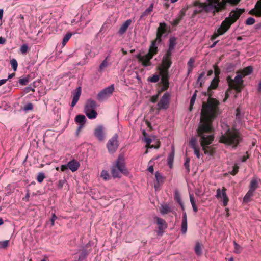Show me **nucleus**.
Here are the masks:
<instances>
[{"mask_svg": "<svg viewBox=\"0 0 261 261\" xmlns=\"http://www.w3.org/2000/svg\"><path fill=\"white\" fill-rule=\"evenodd\" d=\"M219 101L209 98L207 103H203L201 112L200 123L197 129L200 137L201 145L205 154L212 155L213 150L208 146L213 141L214 136L211 134L212 130L211 123L216 117L218 110Z\"/></svg>", "mask_w": 261, "mask_h": 261, "instance_id": "nucleus-1", "label": "nucleus"}, {"mask_svg": "<svg viewBox=\"0 0 261 261\" xmlns=\"http://www.w3.org/2000/svg\"><path fill=\"white\" fill-rule=\"evenodd\" d=\"M207 3H201L196 1L194 3L195 9L193 15L195 16L198 13L202 12H219L225 8L226 2L231 4H237L240 0H223L220 2L219 0H207Z\"/></svg>", "mask_w": 261, "mask_h": 261, "instance_id": "nucleus-2", "label": "nucleus"}, {"mask_svg": "<svg viewBox=\"0 0 261 261\" xmlns=\"http://www.w3.org/2000/svg\"><path fill=\"white\" fill-rule=\"evenodd\" d=\"M244 9H236L230 12L229 17L226 18L222 21L220 27L217 32L212 36V39H216L219 35L224 34L230 28L231 25L234 23L244 12Z\"/></svg>", "mask_w": 261, "mask_h": 261, "instance_id": "nucleus-3", "label": "nucleus"}, {"mask_svg": "<svg viewBox=\"0 0 261 261\" xmlns=\"http://www.w3.org/2000/svg\"><path fill=\"white\" fill-rule=\"evenodd\" d=\"M171 56L172 54L169 56L168 53H166L163 57L162 66L159 68L160 75L161 76V82L163 85V90H166L169 87L168 69L172 64Z\"/></svg>", "mask_w": 261, "mask_h": 261, "instance_id": "nucleus-4", "label": "nucleus"}, {"mask_svg": "<svg viewBox=\"0 0 261 261\" xmlns=\"http://www.w3.org/2000/svg\"><path fill=\"white\" fill-rule=\"evenodd\" d=\"M241 140L240 134L236 129H228L220 138V142L236 147Z\"/></svg>", "mask_w": 261, "mask_h": 261, "instance_id": "nucleus-5", "label": "nucleus"}, {"mask_svg": "<svg viewBox=\"0 0 261 261\" xmlns=\"http://www.w3.org/2000/svg\"><path fill=\"white\" fill-rule=\"evenodd\" d=\"M157 43L159 44L158 40L155 39L152 41L149 51L146 55L142 56L139 54L136 56V58L139 60V62L142 63L143 66L147 67L151 65L150 60L158 53Z\"/></svg>", "mask_w": 261, "mask_h": 261, "instance_id": "nucleus-6", "label": "nucleus"}, {"mask_svg": "<svg viewBox=\"0 0 261 261\" xmlns=\"http://www.w3.org/2000/svg\"><path fill=\"white\" fill-rule=\"evenodd\" d=\"M96 107V102L94 100L89 99L86 101L84 112L89 119H92L96 118L97 115V113L95 111Z\"/></svg>", "mask_w": 261, "mask_h": 261, "instance_id": "nucleus-7", "label": "nucleus"}, {"mask_svg": "<svg viewBox=\"0 0 261 261\" xmlns=\"http://www.w3.org/2000/svg\"><path fill=\"white\" fill-rule=\"evenodd\" d=\"M243 77L241 74H237L234 79H231L230 76H228L227 81L229 87L235 89L238 92H241L243 83Z\"/></svg>", "mask_w": 261, "mask_h": 261, "instance_id": "nucleus-8", "label": "nucleus"}, {"mask_svg": "<svg viewBox=\"0 0 261 261\" xmlns=\"http://www.w3.org/2000/svg\"><path fill=\"white\" fill-rule=\"evenodd\" d=\"M114 91V85H111L108 86L101 91H100L97 94V99L99 100H103L110 97Z\"/></svg>", "mask_w": 261, "mask_h": 261, "instance_id": "nucleus-9", "label": "nucleus"}, {"mask_svg": "<svg viewBox=\"0 0 261 261\" xmlns=\"http://www.w3.org/2000/svg\"><path fill=\"white\" fill-rule=\"evenodd\" d=\"M118 135L115 134L111 139L109 140L107 143V148L109 152L114 153L117 150L118 147Z\"/></svg>", "mask_w": 261, "mask_h": 261, "instance_id": "nucleus-10", "label": "nucleus"}, {"mask_svg": "<svg viewBox=\"0 0 261 261\" xmlns=\"http://www.w3.org/2000/svg\"><path fill=\"white\" fill-rule=\"evenodd\" d=\"M169 98L170 95L167 93H165L158 103V110L167 109L169 107Z\"/></svg>", "mask_w": 261, "mask_h": 261, "instance_id": "nucleus-11", "label": "nucleus"}, {"mask_svg": "<svg viewBox=\"0 0 261 261\" xmlns=\"http://www.w3.org/2000/svg\"><path fill=\"white\" fill-rule=\"evenodd\" d=\"M217 194L216 197L217 199H220L223 201L224 206L227 205L228 202V198L226 194V189L224 187L221 190L220 188L217 190Z\"/></svg>", "mask_w": 261, "mask_h": 261, "instance_id": "nucleus-12", "label": "nucleus"}, {"mask_svg": "<svg viewBox=\"0 0 261 261\" xmlns=\"http://www.w3.org/2000/svg\"><path fill=\"white\" fill-rule=\"evenodd\" d=\"M167 31V24L165 23H160L159 27L157 29L156 38V40H158V43L161 42V37Z\"/></svg>", "mask_w": 261, "mask_h": 261, "instance_id": "nucleus-13", "label": "nucleus"}, {"mask_svg": "<svg viewBox=\"0 0 261 261\" xmlns=\"http://www.w3.org/2000/svg\"><path fill=\"white\" fill-rule=\"evenodd\" d=\"M115 167H117V168L119 170L120 172L121 173H123L125 175L128 174L129 172L127 169L126 168L124 161L123 159L120 157L118 158L116 161V165H115Z\"/></svg>", "mask_w": 261, "mask_h": 261, "instance_id": "nucleus-14", "label": "nucleus"}, {"mask_svg": "<svg viewBox=\"0 0 261 261\" xmlns=\"http://www.w3.org/2000/svg\"><path fill=\"white\" fill-rule=\"evenodd\" d=\"M156 223L158 225L157 233L158 235L162 236L163 233V230L167 228V224L166 221L161 218H157Z\"/></svg>", "mask_w": 261, "mask_h": 261, "instance_id": "nucleus-15", "label": "nucleus"}, {"mask_svg": "<svg viewBox=\"0 0 261 261\" xmlns=\"http://www.w3.org/2000/svg\"><path fill=\"white\" fill-rule=\"evenodd\" d=\"M81 94V87H78L73 93V99L71 102V107H73L77 102Z\"/></svg>", "mask_w": 261, "mask_h": 261, "instance_id": "nucleus-16", "label": "nucleus"}, {"mask_svg": "<svg viewBox=\"0 0 261 261\" xmlns=\"http://www.w3.org/2000/svg\"><path fill=\"white\" fill-rule=\"evenodd\" d=\"M249 13L258 17L261 16V0L257 1L255 5V9H252Z\"/></svg>", "mask_w": 261, "mask_h": 261, "instance_id": "nucleus-17", "label": "nucleus"}, {"mask_svg": "<svg viewBox=\"0 0 261 261\" xmlns=\"http://www.w3.org/2000/svg\"><path fill=\"white\" fill-rule=\"evenodd\" d=\"M95 136L99 141H102L104 138L103 127L102 126H98L94 130Z\"/></svg>", "mask_w": 261, "mask_h": 261, "instance_id": "nucleus-18", "label": "nucleus"}, {"mask_svg": "<svg viewBox=\"0 0 261 261\" xmlns=\"http://www.w3.org/2000/svg\"><path fill=\"white\" fill-rule=\"evenodd\" d=\"M132 23V20L128 19L125 21L120 27L118 31V34L120 35H122L127 30L128 28Z\"/></svg>", "mask_w": 261, "mask_h": 261, "instance_id": "nucleus-19", "label": "nucleus"}, {"mask_svg": "<svg viewBox=\"0 0 261 261\" xmlns=\"http://www.w3.org/2000/svg\"><path fill=\"white\" fill-rule=\"evenodd\" d=\"M185 14L186 11L184 9H181L180 11L179 14H178L177 17L175 19H174L172 22H170L171 24L173 26H176L177 24H178L179 22L182 19L184 16L185 15Z\"/></svg>", "mask_w": 261, "mask_h": 261, "instance_id": "nucleus-20", "label": "nucleus"}, {"mask_svg": "<svg viewBox=\"0 0 261 261\" xmlns=\"http://www.w3.org/2000/svg\"><path fill=\"white\" fill-rule=\"evenodd\" d=\"M181 231L183 234H186L187 231V217L186 213L185 212L183 213Z\"/></svg>", "mask_w": 261, "mask_h": 261, "instance_id": "nucleus-21", "label": "nucleus"}, {"mask_svg": "<svg viewBox=\"0 0 261 261\" xmlns=\"http://www.w3.org/2000/svg\"><path fill=\"white\" fill-rule=\"evenodd\" d=\"M67 165L68 168L70 169L72 172L76 171L80 166L79 162L74 160L69 162L67 164Z\"/></svg>", "mask_w": 261, "mask_h": 261, "instance_id": "nucleus-22", "label": "nucleus"}, {"mask_svg": "<svg viewBox=\"0 0 261 261\" xmlns=\"http://www.w3.org/2000/svg\"><path fill=\"white\" fill-rule=\"evenodd\" d=\"M155 177L156 180V184H154V187L155 188H158L161 184L164 182V177L159 172H156L155 174Z\"/></svg>", "mask_w": 261, "mask_h": 261, "instance_id": "nucleus-23", "label": "nucleus"}, {"mask_svg": "<svg viewBox=\"0 0 261 261\" xmlns=\"http://www.w3.org/2000/svg\"><path fill=\"white\" fill-rule=\"evenodd\" d=\"M176 38L171 37L169 39V48L167 51V53H168V55L172 54V51L174 49V47L176 45Z\"/></svg>", "mask_w": 261, "mask_h": 261, "instance_id": "nucleus-24", "label": "nucleus"}, {"mask_svg": "<svg viewBox=\"0 0 261 261\" xmlns=\"http://www.w3.org/2000/svg\"><path fill=\"white\" fill-rule=\"evenodd\" d=\"M174 198H175V200L177 201V202L180 205L182 210H184L185 207H184V203L182 202L180 193L177 190H175L174 192Z\"/></svg>", "mask_w": 261, "mask_h": 261, "instance_id": "nucleus-25", "label": "nucleus"}, {"mask_svg": "<svg viewBox=\"0 0 261 261\" xmlns=\"http://www.w3.org/2000/svg\"><path fill=\"white\" fill-rule=\"evenodd\" d=\"M258 188V180L256 178H253L250 181V190L254 192L255 190Z\"/></svg>", "mask_w": 261, "mask_h": 261, "instance_id": "nucleus-26", "label": "nucleus"}, {"mask_svg": "<svg viewBox=\"0 0 261 261\" xmlns=\"http://www.w3.org/2000/svg\"><path fill=\"white\" fill-rule=\"evenodd\" d=\"M253 71V68L252 66H248L243 69V70L241 71V74L244 77L245 76L248 75L250 74Z\"/></svg>", "mask_w": 261, "mask_h": 261, "instance_id": "nucleus-27", "label": "nucleus"}, {"mask_svg": "<svg viewBox=\"0 0 261 261\" xmlns=\"http://www.w3.org/2000/svg\"><path fill=\"white\" fill-rule=\"evenodd\" d=\"M81 251V252L79 255L77 261H84L86 259L88 253L87 249L84 247H83Z\"/></svg>", "mask_w": 261, "mask_h": 261, "instance_id": "nucleus-28", "label": "nucleus"}, {"mask_svg": "<svg viewBox=\"0 0 261 261\" xmlns=\"http://www.w3.org/2000/svg\"><path fill=\"white\" fill-rule=\"evenodd\" d=\"M111 173L114 178H120L121 175L119 170L115 167V166H113L111 170Z\"/></svg>", "mask_w": 261, "mask_h": 261, "instance_id": "nucleus-29", "label": "nucleus"}, {"mask_svg": "<svg viewBox=\"0 0 261 261\" xmlns=\"http://www.w3.org/2000/svg\"><path fill=\"white\" fill-rule=\"evenodd\" d=\"M189 197H190V201L191 204L192 206L193 211L195 213H197L198 212V208L196 204V201L195 200L194 197L193 195L191 193L189 194Z\"/></svg>", "mask_w": 261, "mask_h": 261, "instance_id": "nucleus-30", "label": "nucleus"}, {"mask_svg": "<svg viewBox=\"0 0 261 261\" xmlns=\"http://www.w3.org/2000/svg\"><path fill=\"white\" fill-rule=\"evenodd\" d=\"M153 8V4L151 3L149 7L147 8L145 11L140 16V19H142L144 17L147 16L150 14L151 12H152Z\"/></svg>", "mask_w": 261, "mask_h": 261, "instance_id": "nucleus-31", "label": "nucleus"}, {"mask_svg": "<svg viewBox=\"0 0 261 261\" xmlns=\"http://www.w3.org/2000/svg\"><path fill=\"white\" fill-rule=\"evenodd\" d=\"M174 157V151L173 149L172 152L168 155V159H167L168 164L170 168H171L173 166Z\"/></svg>", "mask_w": 261, "mask_h": 261, "instance_id": "nucleus-32", "label": "nucleus"}, {"mask_svg": "<svg viewBox=\"0 0 261 261\" xmlns=\"http://www.w3.org/2000/svg\"><path fill=\"white\" fill-rule=\"evenodd\" d=\"M195 63V59L193 58H191L187 63L188 66V74H190L193 68L194 64Z\"/></svg>", "mask_w": 261, "mask_h": 261, "instance_id": "nucleus-33", "label": "nucleus"}, {"mask_svg": "<svg viewBox=\"0 0 261 261\" xmlns=\"http://www.w3.org/2000/svg\"><path fill=\"white\" fill-rule=\"evenodd\" d=\"M75 120L76 122L83 125L85 123L86 118L84 115H79L76 116Z\"/></svg>", "mask_w": 261, "mask_h": 261, "instance_id": "nucleus-34", "label": "nucleus"}, {"mask_svg": "<svg viewBox=\"0 0 261 261\" xmlns=\"http://www.w3.org/2000/svg\"><path fill=\"white\" fill-rule=\"evenodd\" d=\"M194 250H195V253L197 255L200 256L202 254V245L200 244V243L197 242L196 243V245H195Z\"/></svg>", "mask_w": 261, "mask_h": 261, "instance_id": "nucleus-35", "label": "nucleus"}, {"mask_svg": "<svg viewBox=\"0 0 261 261\" xmlns=\"http://www.w3.org/2000/svg\"><path fill=\"white\" fill-rule=\"evenodd\" d=\"M205 72H202L198 76L197 81V84L199 85L200 87H201L203 83L204 82V76H205Z\"/></svg>", "mask_w": 261, "mask_h": 261, "instance_id": "nucleus-36", "label": "nucleus"}, {"mask_svg": "<svg viewBox=\"0 0 261 261\" xmlns=\"http://www.w3.org/2000/svg\"><path fill=\"white\" fill-rule=\"evenodd\" d=\"M219 80L215 77L212 81L210 86L208 87V90L216 89L218 85Z\"/></svg>", "mask_w": 261, "mask_h": 261, "instance_id": "nucleus-37", "label": "nucleus"}, {"mask_svg": "<svg viewBox=\"0 0 261 261\" xmlns=\"http://www.w3.org/2000/svg\"><path fill=\"white\" fill-rule=\"evenodd\" d=\"M254 192L249 190L243 198V201L248 202L250 201V198L253 195Z\"/></svg>", "mask_w": 261, "mask_h": 261, "instance_id": "nucleus-38", "label": "nucleus"}, {"mask_svg": "<svg viewBox=\"0 0 261 261\" xmlns=\"http://www.w3.org/2000/svg\"><path fill=\"white\" fill-rule=\"evenodd\" d=\"M108 57H107L102 62L101 64L99 67V70L100 71H102L105 68H106L108 66V62L107 61Z\"/></svg>", "mask_w": 261, "mask_h": 261, "instance_id": "nucleus-39", "label": "nucleus"}, {"mask_svg": "<svg viewBox=\"0 0 261 261\" xmlns=\"http://www.w3.org/2000/svg\"><path fill=\"white\" fill-rule=\"evenodd\" d=\"M100 177L104 180H107L110 179V175L108 172L106 170H102L101 172Z\"/></svg>", "mask_w": 261, "mask_h": 261, "instance_id": "nucleus-40", "label": "nucleus"}, {"mask_svg": "<svg viewBox=\"0 0 261 261\" xmlns=\"http://www.w3.org/2000/svg\"><path fill=\"white\" fill-rule=\"evenodd\" d=\"M197 90L194 92V93L193 94L191 100H190V107H189V110L191 111L192 109L193 106L194 105L195 100L196 98L197 94H196Z\"/></svg>", "mask_w": 261, "mask_h": 261, "instance_id": "nucleus-41", "label": "nucleus"}, {"mask_svg": "<svg viewBox=\"0 0 261 261\" xmlns=\"http://www.w3.org/2000/svg\"><path fill=\"white\" fill-rule=\"evenodd\" d=\"M170 212V207L167 205H162L161 208V213L162 214H166Z\"/></svg>", "mask_w": 261, "mask_h": 261, "instance_id": "nucleus-42", "label": "nucleus"}, {"mask_svg": "<svg viewBox=\"0 0 261 261\" xmlns=\"http://www.w3.org/2000/svg\"><path fill=\"white\" fill-rule=\"evenodd\" d=\"M160 75L154 74L151 77H149L148 79V81L150 82L156 83L159 81L160 79Z\"/></svg>", "mask_w": 261, "mask_h": 261, "instance_id": "nucleus-43", "label": "nucleus"}, {"mask_svg": "<svg viewBox=\"0 0 261 261\" xmlns=\"http://www.w3.org/2000/svg\"><path fill=\"white\" fill-rule=\"evenodd\" d=\"M72 35V34L71 33H68L65 35V36L63 38V41H62V44L63 46H65L66 43L68 41V40L71 38Z\"/></svg>", "mask_w": 261, "mask_h": 261, "instance_id": "nucleus-44", "label": "nucleus"}, {"mask_svg": "<svg viewBox=\"0 0 261 261\" xmlns=\"http://www.w3.org/2000/svg\"><path fill=\"white\" fill-rule=\"evenodd\" d=\"M11 65L14 71L17 70L18 63L16 59H13L10 61Z\"/></svg>", "mask_w": 261, "mask_h": 261, "instance_id": "nucleus-45", "label": "nucleus"}, {"mask_svg": "<svg viewBox=\"0 0 261 261\" xmlns=\"http://www.w3.org/2000/svg\"><path fill=\"white\" fill-rule=\"evenodd\" d=\"M190 161V158H187L186 159V161L184 165L185 169H186V172L188 173L190 172V164H189Z\"/></svg>", "mask_w": 261, "mask_h": 261, "instance_id": "nucleus-46", "label": "nucleus"}, {"mask_svg": "<svg viewBox=\"0 0 261 261\" xmlns=\"http://www.w3.org/2000/svg\"><path fill=\"white\" fill-rule=\"evenodd\" d=\"M9 243V240L0 241V249H5L8 246Z\"/></svg>", "mask_w": 261, "mask_h": 261, "instance_id": "nucleus-47", "label": "nucleus"}, {"mask_svg": "<svg viewBox=\"0 0 261 261\" xmlns=\"http://www.w3.org/2000/svg\"><path fill=\"white\" fill-rule=\"evenodd\" d=\"M28 45L27 44H23L20 48V50L22 54H25L28 51Z\"/></svg>", "mask_w": 261, "mask_h": 261, "instance_id": "nucleus-48", "label": "nucleus"}, {"mask_svg": "<svg viewBox=\"0 0 261 261\" xmlns=\"http://www.w3.org/2000/svg\"><path fill=\"white\" fill-rule=\"evenodd\" d=\"M44 178H45L44 173H43L42 172L39 173V174H38L37 177V180L38 182L39 183L42 182L43 181Z\"/></svg>", "mask_w": 261, "mask_h": 261, "instance_id": "nucleus-49", "label": "nucleus"}, {"mask_svg": "<svg viewBox=\"0 0 261 261\" xmlns=\"http://www.w3.org/2000/svg\"><path fill=\"white\" fill-rule=\"evenodd\" d=\"M233 243H234V248H235L234 252L236 253H240L241 251V246L239 244H238L235 241H234Z\"/></svg>", "mask_w": 261, "mask_h": 261, "instance_id": "nucleus-50", "label": "nucleus"}, {"mask_svg": "<svg viewBox=\"0 0 261 261\" xmlns=\"http://www.w3.org/2000/svg\"><path fill=\"white\" fill-rule=\"evenodd\" d=\"M29 79L28 77H25L23 79H20L19 80V83L22 85H25L29 82Z\"/></svg>", "mask_w": 261, "mask_h": 261, "instance_id": "nucleus-51", "label": "nucleus"}, {"mask_svg": "<svg viewBox=\"0 0 261 261\" xmlns=\"http://www.w3.org/2000/svg\"><path fill=\"white\" fill-rule=\"evenodd\" d=\"M190 146L192 148L196 147V139L195 138H192L190 142Z\"/></svg>", "mask_w": 261, "mask_h": 261, "instance_id": "nucleus-52", "label": "nucleus"}, {"mask_svg": "<svg viewBox=\"0 0 261 261\" xmlns=\"http://www.w3.org/2000/svg\"><path fill=\"white\" fill-rule=\"evenodd\" d=\"M33 108V104L31 103H29L24 106L23 110L25 111L32 110Z\"/></svg>", "mask_w": 261, "mask_h": 261, "instance_id": "nucleus-53", "label": "nucleus"}, {"mask_svg": "<svg viewBox=\"0 0 261 261\" xmlns=\"http://www.w3.org/2000/svg\"><path fill=\"white\" fill-rule=\"evenodd\" d=\"M239 167L237 165H234L233 167V170L230 172V174L235 175L238 172Z\"/></svg>", "mask_w": 261, "mask_h": 261, "instance_id": "nucleus-54", "label": "nucleus"}, {"mask_svg": "<svg viewBox=\"0 0 261 261\" xmlns=\"http://www.w3.org/2000/svg\"><path fill=\"white\" fill-rule=\"evenodd\" d=\"M255 19L252 17L248 18L246 21V24L247 25H252L255 23Z\"/></svg>", "mask_w": 261, "mask_h": 261, "instance_id": "nucleus-55", "label": "nucleus"}, {"mask_svg": "<svg viewBox=\"0 0 261 261\" xmlns=\"http://www.w3.org/2000/svg\"><path fill=\"white\" fill-rule=\"evenodd\" d=\"M57 219V217L56 216L55 213L52 214V217L50 219L51 225V226H54L55 225V221Z\"/></svg>", "mask_w": 261, "mask_h": 261, "instance_id": "nucleus-56", "label": "nucleus"}, {"mask_svg": "<svg viewBox=\"0 0 261 261\" xmlns=\"http://www.w3.org/2000/svg\"><path fill=\"white\" fill-rule=\"evenodd\" d=\"M31 91H33V92H34L35 91V90L34 88H32L31 86H29V87H25L24 88V91L26 92V93H29V92H30Z\"/></svg>", "mask_w": 261, "mask_h": 261, "instance_id": "nucleus-57", "label": "nucleus"}, {"mask_svg": "<svg viewBox=\"0 0 261 261\" xmlns=\"http://www.w3.org/2000/svg\"><path fill=\"white\" fill-rule=\"evenodd\" d=\"M159 94L153 95L151 98V101L152 102L154 103L156 101L158 98Z\"/></svg>", "mask_w": 261, "mask_h": 261, "instance_id": "nucleus-58", "label": "nucleus"}, {"mask_svg": "<svg viewBox=\"0 0 261 261\" xmlns=\"http://www.w3.org/2000/svg\"><path fill=\"white\" fill-rule=\"evenodd\" d=\"M193 149L194 150V154L196 155V156L198 158H200V153H199V149H197V147L193 148Z\"/></svg>", "mask_w": 261, "mask_h": 261, "instance_id": "nucleus-59", "label": "nucleus"}, {"mask_svg": "<svg viewBox=\"0 0 261 261\" xmlns=\"http://www.w3.org/2000/svg\"><path fill=\"white\" fill-rule=\"evenodd\" d=\"M68 168L67 165H63L61 167V170L62 171H64Z\"/></svg>", "mask_w": 261, "mask_h": 261, "instance_id": "nucleus-60", "label": "nucleus"}, {"mask_svg": "<svg viewBox=\"0 0 261 261\" xmlns=\"http://www.w3.org/2000/svg\"><path fill=\"white\" fill-rule=\"evenodd\" d=\"M145 142L146 143V144L147 145H149L151 143L152 140H151V139L150 138H146L145 139Z\"/></svg>", "mask_w": 261, "mask_h": 261, "instance_id": "nucleus-61", "label": "nucleus"}, {"mask_svg": "<svg viewBox=\"0 0 261 261\" xmlns=\"http://www.w3.org/2000/svg\"><path fill=\"white\" fill-rule=\"evenodd\" d=\"M64 181L63 180H60L59 181L58 186L59 188H61L63 187Z\"/></svg>", "mask_w": 261, "mask_h": 261, "instance_id": "nucleus-62", "label": "nucleus"}, {"mask_svg": "<svg viewBox=\"0 0 261 261\" xmlns=\"http://www.w3.org/2000/svg\"><path fill=\"white\" fill-rule=\"evenodd\" d=\"M6 42V40L4 38L0 37V44H4Z\"/></svg>", "mask_w": 261, "mask_h": 261, "instance_id": "nucleus-63", "label": "nucleus"}, {"mask_svg": "<svg viewBox=\"0 0 261 261\" xmlns=\"http://www.w3.org/2000/svg\"><path fill=\"white\" fill-rule=\"evenodd\" d=\"M153 167L152 165L150 166L148 168V171L151 172V173H153Z\"/></svg>", "mask_w": 261, "mask_h": 261, "instance_id": "nucleus-64", "label": "nucleus"}]
</instances>
